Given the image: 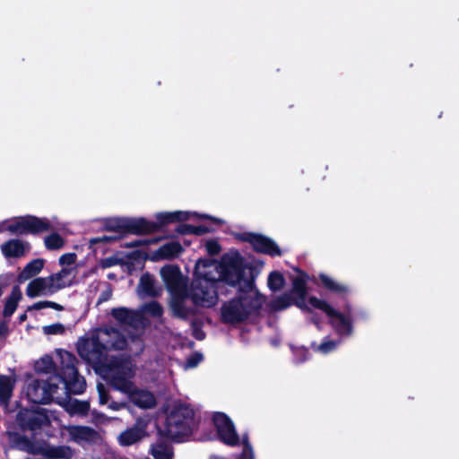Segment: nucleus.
<instances>
[{"mask_svg":"<svg viewBox=\"0 0 459 459\" xmlns=\"http://www.w3.org/2000/svg\"><path fill=\"white\" fill-rule=\"evenodd\" d=\"M245 260H196L198 276L204 277L193 292L196 305L210 307L217 303L215 282L222 281L238 285L243 290L238 297L223 304L221 319L224 323L236 324L244 321L262 305V298L253 288L257 271L244 264Z\"/></svg>","mask_w":459,"mask_h":459,"instance_id":"nucleus-1","label":"nucleus"},{"mask_svg":"<svg viewBox=\"0 0 459 459\" xmlns=\"http://www.w3.org/2000/svg\"><path fill=\"white\" fill-rule=\"evenodd\" d=\"M128 346L127 340L114 328L98 329L90 337L78 341L77 351L80 356L90 363L107 367L105 377L117 390L126 394L130 401L138 407L148 409L156 404L154 395L146 390L134 387L130 378L134 375V365L128 361L116 360L106 365L108 352L110 350H123Z\"/></svg>","mask_w":459,"mask_h":459,"instance_id":"nucleus-2","label":"nucleus"},{"mask_svg":"<svg viewBox=\"0 0 459 459\" xmlns=\"http://www.w3.org/2000/svg\"><path fill=\"white\" fill-rule=\"evenodd\" d=\"M192 217L198 220L210 221L216 225L223 223L221 219L196 212H161L155 214L156 221H150L144 217H109L102 220L101 230L113 232L114 235H104L92 238L89 240L88 248L91 250L86 255L90 258L93 255L98 258V254L101 255L108 254L109 248L121 241L127 235H146L160 231L169 224L176 222H184Z\"/></svg>","mask_w":459,"mask_h":459,"instance_id":"nucleus-3","label":"nucleus"},{"mask_svg":"<svg viewBox=\"0 0 459 459\" xmlns=\"http://www.w3.org/2000/svg\"><path fill=\"white\" fill-rule=\"evenodd\" d=\"M196 279L193 281L191 290L188 292L186 288V280L181 274L178 268L174 265H166L160 270V274L165 282L169 292L170 293L169 307L172 313L181 318L186 317L190 309L185 305L187 297L193 299V292L198 288L200 281H204V278L198 276L195 268ZM194 300V299H192ZM196 304L195 301H193Z\"/></svg>","mask_w":459,"mask_h":459,"instance_id":"nucleus-4","label":"nucleus"},{"mask_svg":"<svg viewBox=\"0 0 459 459\" xmlns=\"http://www.w3.org/2000/svg\"><path fill=\"white\" fill-rule=\"evenodd\" d=\"M160 238H152L148 239H136L130 242H120L121 247L134 248L132 251L123 254L117 252L116 254L105 255L103 258H177L184 250L182 245L178 241L170 240L156 250H152L150 246L157 244Z\"/></svg>","mask_w":459,"mask_h":459,"instance_id":"nucleus-5","label":"nucleus"},{"mask_svg":"<svg viewBox=\"0 0 459 459\" xmlns=\"http://www.w3.org/2000/svg\"><path fill=\"white\" fill-rule=\"evenodd\" d=\"M194 411L180 402L171 403L167 409L165 434L173 440L181 441L191 433Z\"/></svg>","mask_w":459,"mask_h":459,"instance_id":"nucleus-6","label":"nucleus"},{"mask_svg":"<svg viewBox=\"0 0 459 459\" xmlns=\"http://www.w3.org/2000/svg\"><path fill=\"white\" fill-rule=\"evenodd\" d=\"M53 230L48 218L27 214L0 222V232L8 231L14 236H38Z\"/></svg>","mask_w":459,"mask_h":459,"instance_id":"nucleus-7","label":"nucleus"},{"mask_svg":"<svg viewBox=\"0 0 459 459\" xmlns=\"http://www.w3.org/2000/svg\"><path fill=\"white\" fill-rule=\"evenodd\" d=\"M74 278V270L65 268L60 273L49 277L37 278L31 281L27 286L26 294L30 298L51 295L71 285Z\"/></svg>","mask_w":459,"mask_h":459,"instance_id":"nucleus-8","label":"nucleus"},{"mask_svg":"<svg viewBox=\"0 0 459 459\" xmlns=\"http://www.w3.org/2000/svg\"><path fill=\"white\" fill-rule=\"evenodd\" d=\"M308 302L314 308L321 310L327 316L330 325L338 335L343 337L351 335L353 332V319L349 307L341 312L325 300L314 296L309 298Z\"/></svg>","mask_w":459,"mask_h":459,"instance_id":"nucleus-9","label":"nucleus"},{"mask_svg":"<svg viewBox=\"0 0 459 459\" xmlns=\"http://www.w3.org/2000/svg\"><path fill=\"white\" fill-rule=\"evenodd\" d=\"M60 363V373L59 377L65 385L67 392L80 394L85 389L84 379L78 375L75 362V357L63 350H57L56 351Z\"/></svg>","mask_w":459,"mask_h":459,"instance_id":"nucleus-10","label":"nucleus"},{"mask_svg":"<svg viewBox=\"0 0 459 459\" xmlns=\"http://www.w3.org/2000/svg\"><path fill=\"white\" fill-rule=\"evenodd\" d=\"M235 239L248 243L252 250L270 257L281 256L284 253L277 242L272 238L258 232L244 231L233 234Z\"/></svg>","mask_w":459,"mask_h":459,"instance_id":"nucleus-11","label":"nucleus"},{"mask_svg":"<svg viewBox=\"0 0 459 459\" xmlns=\"http://www.w3.org/2000/svg\"><path fill=\"white\" fill-rule=\"evenodd\" d=\"M212 420L217 437L222 443L230 446L242 444V439L237 434L234 423L225 413L214 412Z\"/></svg>","mask_w":459,"mask_h":459,"instance_id":"nucleus-12","label":"nucleus"},{"mask_svg":"<svg viewBox=\"0 0 459 459\" xmlns=\"http://www.w3.org/2000/svg\"><path fill=\"white\" fill-rule=\"evenodd\" d=\"M56 385H47L46 380L29 378L26 385V395L34 403H48L56 390Z\"/></svg>","mask_w":459,"mask_h":459,"instance_id":"nucleus-13","label":"nucleus"},{"mask_svg":"<svg viewBox=\"0 0 459 459\" xmlns=\"http://www.w3.org/2000/svg\"><path fill=\"white\" fill-rule=\"evenodd\" d=\"M151 421L148 417L138 419L132 427L127 428L118 435L117 441L119 445L129 446L140 442L148 436V428Z\"/></svg>","mask_w":459,"mask_h":459,"instance_id":"nucleus-14","label":"nucleus"},{"mask_svg":"<svg viewBox=\"0 0 459 459\" xmlns=\"http://www.w3.org/2000/svg\"><path fill=\"white\" fill-rule=\"evenodd\" d=\"M31 249L29 242L12 238L1 245V252L5 258H20L27 255Z\"/></svg>","mask_w":459,"mask_h":459,"instance_id":"nucleus-15","label":"nucleus"},{"mask_svg":"<svg viewBox=\"0 0 459 459\" xmlns=\"http://www.w3.org/2000/svg\"><path fill=\"white\" fill-rule=\"evenodd\" d=\"M22 448L31 454H43L48 457L56 459H71L74 456L73 449L67 446L42 448L35 447L29 443H26Z\"/></svg>","mask_w":459,"mask_h":459,"instance_id":"nucleus-16","label":"nucleus"},{"mask_svg":"<svg viewBox=\"0 0 459 459\" xmlns=\"http://www.w3.org/2000/svg\"><path fill=\"white\" fill-rule=\"evenodd\" d=\"M64 429L67 431L71 440L76 443L93 441L97 438V432L89 427L83 426H64Z\"/></svg>","mask_w":459,"mask_h":459,"instance_id":"nucleus-17","label":"nucleus"},{"mask_svg":"<svg viewBox=\"0 0 459 459\" xmlns=\"http://www.w3.org/2000/svg\"><path fill=\"white\" fill-rule=\"evenodd\" d=\"M162 292V288L155 283L154 279L150 274H144L141 277L137 287V293L140 297H157Z\"/></svg>","mask_w":459,"mask_h":459,"instance_id":"nucleus-18","label":"nucleus"},{"mask_svg":"<svg viewBox=\"0 0 459 459\" xmlns=\"http://www.w3.org/2000/svg\"><path fill=\"white\" fill-rule=\"evenodd\" d=\"M112 316L121 324L131 325L136 328L141 322V316L134 311L126 308H116L112 310Z\"/></svg>","mask_w":459,"mask_h":459,"instance_id":"nucleus-19","label":"nucleus"},{"mask_svg":"<svg viewBox=\"0 0 459 459\" xmlns=\"http://www.w3.org/2000/svg\"><path fill=\"white\" fill-rule=\"evenodd\" d=\"M19 418L23 426H27L31 429L40 427L48 421L45 414L39 411L21 412Z\"/></svg>","mask_w":459,"mask_h":459,"instance_id":"nucleus-20","label":"nucleus"},{"mask_svg":"<svg viewBox=\"0 0 459 459\" xmlns=\"http://www.w3.org/2000/svg\"><path fill=\"white\" fill-rule=\"evenodd\" d=\"M320 285L327 290L338 294L343 295L349 292L350 289L347 285L339 282L326 274L319 275Z\"/></svg>","mask_w":459,"mask_h":459,"instance_id":"nucleus-21","label":"nucleus"},{"mask_svg":"<svg viewBox=\"0 0 459 459\" xmlns=\"http://www.w3.org/2000/svg\"><path fill=\"white\" fill-rule=\"evenodd\" d=\"M293 290L297 293V295L299 297L296 300V305L299 307H300L302 309H306L307 311H312L313 309H315L308 302V299L310 297H308L307 299L305 298V281H304L303 277H301V276L297 277L293 281Z\"/></svg>","mask_w":459,"mask_h":459,"instance_id":"nucleus-22","label":"nucleus"},{"mask_svg":"<svg viewBox=\"0 0 459 459\" xmlns=\"http://www.w3.org/2000/svg\"><path fill=\"white\" fill-rule=\"evenodd\" d=\"M62 406L71 415H85L90 408L87 402L71 398L63 402Z\"/></svg>","mask_w":459,"mask_h":459,"instance_id":"nucleus-23","label":"nucleus"},{"mask_svg":"<svg viewBox=\"0 0 459 459\" xmlns=\"http://www.w3.org/2000/svg\"><path fill=\"white\" fill-rule=\"evenodd\" d=\"M44 266L43 260H31L18 276L20 283L39 273Z\"/></svg>","mask_w":459,"mask_h":459,"instance_id":"nucleus-24","label":"nucleus"},{"mask_svg":"<svg viewBox=\"0 0 459 459\" xmlns=\"http://www.w3.org/2000/svg\"><path fill=\"white\" fill-rule=\"evenodd\" d=\"M14 385V379L11 377L0 376V403L7 405Z\"/></svg>","mask_w":459,"mask_h":459,"instance_id":"nucleus-25","label":"nucleus"},{"mask_svg":"<svg viewBox=\"0 0 459 459\" xmlns=\"http://www.w3.org/2000/svg\"><path fill=\"white\" fill-rule=\"evenodd\" d=\"M152 455L155 459H172V451L167 441H158L152 446Z\"/></svg>","mask_w":459,"mask_h":459,"instance_id":"nucleus-26","label":"nucleus"},{"mask_svg":"<svg viewBox=\"0 0 459 459\" xmlns=\"http://www.w3.org/2000/svg\"><path fill=\"white\" fill-rule=\"evenodd\" d=\"M65 239L57 232H52L44 238L45 247L49 251L59 250L65 246Z\"/></svg>","mask_w":459,"mask_h":459,"instance_id":"nucleus-27","label":"nucleus"},{"mask_svg":"<svg viewBox=\"0 0 459 459\" xmlns=\"http://www.w3.org/2000/svg\"><path fill=\"white\" fill-rule=\"evenodd\" d=\"M22 294L19 290V289L15 288L12 291L11 295L8 297L5 306L4 308V316H10L13 314L15 311L18 302L21 299Z\"/></svg>","mask_w":459,"mask_h":459,"instance_id":"nucleus-28","label":"nucleus"},{"mask_svg":"<svg viewBox=\"0 0 459 459\" xmlns=\"http://www.w3.org/2000/svg\"><path fill=\"white\" fill-rule=\"evenodd\" d=\"M35 369L39 373L48 374L55 370V363L50 356H44L36 362Z\"/></svg>","mask_w":459,"mask_h":459,"instance_id":"nucleus-29","label":"nucleus"},{"mask_svg":"<svg viewBox=\"0 0 459 459\" xmlns=\"http://www.w3.org/2000/svg\"><path fill=\"white\" fill-rule=\"evenodd\" d=\"M338 346V342L332 340H325L321 343L317 345H314V349L316 351H318L322 354H328L334 351Z\"/></svg>","mask_w":459,"mask_h":459,"instance_id":"nucleus-30","label":"nucleus"},{"mask_svg":"<svg viewBox=\"0 0 459 459\" xmlns=\"http://www.w3.org/2000/svg\"><path fill=\"white\" fill-rule=\"evenodd\" d=\"M284 280L280 273L273 272L269 275L268 286L273 290H280L283 285Z\"/></svg>","mask_w":459,"mask_h":459,"instance_id":"nucleus-31","label":"nucleus"},{"mask_svg":"<svg viewBox=\"0 0 459 459\" xmlns=\"http://www.w3.org/2000/svg\"><path fill=\"white\" fill-rule=\"evenodd\" d=\"M204 247L208 255H218L221 251V247L219 241L215 238L207 239L204 243Z\"/></svg>","mask_w":459,"mask_h":459,"instance_id":"nucleus-32","label":"nucleus"},{"mask_svg":"<svg viewBox=\"0 0 459 459\" xmlns=\"http://www.w3.org/2000/svg\"><path fill=\"white\" fill-rule=\"evenodd\" d=\"M143 312L150 314L153 316H160L162 315L163 309L159 303L152 301L143 307Z\"/></svg>","mask_w":459,"mask_h":459,"instance_id":"nucleus-33","label":"nucleus"},{"mask_svg":"<svg viewBox=\"0 0 459 459\" xmlns=\"http://www.w3.org/2000/svg\"><path fill=\"white\" fill-rule=\"evenodd\" d=\"M242 453L238 459H255L253 448L246 437L242 438Z\"/></svg>","mask_w":459,"mask_h":459,"instance_id":"nucleus-34","label":"nucleus"},{"mask_svg":"<svg viewBox=\"0 0 459 459\" xmlns=\"http://www.w3.org/2000/svg\"><path fill=\"white\" fill-rule=\"evenodd\" d=\"M291 304V298L289 295L279 297L273 302V307L275 310H281L288 307Z\"/></svg>","mask_w":459,"mask_h":459,"instance_id":"nucleus-35","label":"nucleus"},{"mask_svg":"<svg viewBox=\"0 0 459 459\" xmlns=\"http://www.w3.org/2000/svg\"><path fill=\"white\" fill-rule=\"evenodd\" d=\"M203 360V355L201 353L195 352L192 354L184 364L185 369L194 368H195L201 361Z\"/></svg>","mask_w":459,"mask_h":459,"instance_id":"nucleus-36","label":"nucleus"},{"mask_svg":"<svg viewBox=\"0 0 459 459\" xmlns=\"http://www.w3.org/2000/svg\"><path fill=\"white\" fill-rule=\"evenodd\" d=\"M48 307L56 309V310L63 309L61 305L52 302V301H39L32 306V308L36 309V310H40V309L48 308Z\"/></svg>","mask_w":459,"mask_h":459,"instance_id":"nucleus-37","label":"nucleus"},{"mask_svg":"<svg viewBox=\"0 0 459 459\" xmlns=\"http://www.w3.org/2000/svg\"><path fill=\"white\" fill-rule=\"evenodd\" d=\"M65 327L62 324L56 323L43 327V333L46 334H62Z\"/></svg>","mask_w":459,"mask_h":459,"instance_id":"nucleus-38","label":"nucleus"},{"mask_svg":"<svg viewBox=\"0 0 459 459\" xmlns=\"http://www.w3.org/2000/svg\"><path fill=\"white\" fill-rule=\"evenodd\" d=\"M135 261V262H138L139 265L142 267L143 264H142V260H112V259H109V260H106V263L104 264V266H112V265H115L117 264H119V262H123L121 264L123 266H126L127 269L129 271H131V265L133 264V262Z\"/></svg>","mask_w":459,"mask_h":459,"instance_id":"nucleus-39","label":"nucleus"},{"mask_svg":"<svg viewBox=\"0 0 459 459\" xmlns=\"http://www.w3.org/2000/svg\"><path fill=\"white\" fill-rule=\"evenodd\" d=\"M293 352L299 363L304 362L308 359V352L304 348H298L294 350Z\"/></svg>","mask_w":459,"mask_h":459,"instance_id":"nucleus-40","label":"nucleus"},{"mask_svg":"<svg viewBox=\"0 0 459 459\" xmlns=\"http://www.w3.org/2000/svg\"><path fill=\"white\" fill-rule=\"evenodd\" d=\"M176 231L180 235H193V225L181 223L176 228Z\"/></svg>","mask_w":459,"mask_h":459,"instance_id":"nucleus-41","label":"nucleus"},{"mask_svg":"<svg viewBox=\"0 0 459 459\" xmlns=\"http://www.w3.org/2000/svg\"><path fill=\"white\" fill-rule=\"evenodd\" d=\"M212 229L210 227H207L205 225H198V226L193 225V235L203 236V235L212 232Z\"/></svg>","mask_w":459,"mask_h":459,"instance_id":"nucleus-42","label":"nucleus"},{"mask_svg":"<svg viewBox=\"0 0 459 459\" xmlns=\"http://www.w3.org/2000/svg\"><path fill=\"white\" fill-rule=\"evenodd\" d=\"M97 389H98V393H99L100 403L101 404L108 403V397L105 386L102 384H98Z\"/></svg>","mask_w":459,"mask_h":459,"instance_id":"nucleus-43","label":"nucleus"},{"mask_svg":"<svg viewBox=\"0 0 459 459\" xmlns=\"http://www.w3.org/2000/svg\"><path fill=\"white\" fill-rule=\"evenodd\" d=\"M220 258H245L238 249L230 248L229 252L224 253Z\"/></svg>","mask_w":459,"mask_h":459,"instance_id":"nucleus-44","label":"nucleus"},{"mask_svg":"<svg viewBox=\"0 0 459 459\" xmlns=\"http://www.w3.org/2000/svg\"><path fill=\"white\" fill-rule=\"evenodd\" d=\"M108 407L113 411H118L124 407H126V403H117V402H111L108 403Z\"/></svg>","mask_w":459,"mask_h":459,"instance_id":"nucleus-45","label":"nucleus"},{"mask_svg":"<svg viewBox=\"0 0 459 459\" xmlns=\"http://www.w3.org/2000/svg\"><path fill=\"white\" fill-rule=\"evenodd\" d=\"M132 342L136 345V348L134 351L137 352L138 351H142L143 344H142V341L139 338L132 337Z\"/></svg>","mask_w":459,"mask_h":459,"instance_id":"nucleus-46","label":"nucleus"},{"mask_svg":"<svg viewBox=\"0 0 459 459\" xmlns=\"http://www.w3.org/2000/svg\"><path fill=\"white\" fill-rule=\"evenodd\" d=\"M59 258H76L75 253H65L63 254Z\"/></svg>","mask_w":459,"mask_h":459,"instance_id":"nucleus-47","label":"nucleus"},{"mask_svg":"<svg viewBox=\"0 0 459 459\" xmlns=\"http://www.w3.org/2000/svg\"><path fill=\"white\" fill-rule=\"evenodd\" d=\"M72 261H73V260H70V259H67V260H62V262H63V263H62V265H65H65L69 266V265H71V264H72Z\"/></svg>","mask_w":459,"mask_h":459,"instance_id":"nucleus-48","label":"nucleus"},{"mask_svg":"<svg viewBox=\"0 0 459 459\" xmlns=\"http://www.w3.org/2000/svg\"><path fill=\"white\" fill-rule=\"evenodd\" d=\"M210 459H224V458L221 457V456H217V455H212V456H211Z\"/></svg>","mask_w":459,"mask_h":459,"instance_id":"nucleus-49","label":"nucleus"}]
</instances>
